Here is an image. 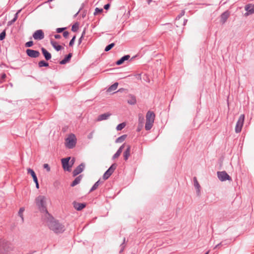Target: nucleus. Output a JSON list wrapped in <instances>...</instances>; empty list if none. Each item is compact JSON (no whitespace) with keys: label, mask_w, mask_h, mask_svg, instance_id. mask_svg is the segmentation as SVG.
Masks as SVG:
<instances>
[{"label":"nucleus","mask_w":254,"mask_h":254,"mask_svg":"<svg viewBox=\"0 0 254 254\" xmlns=\"http://www.w3.org/2000/svg\"><path fill=\"white\" fill-rule=\"evenodd\" d=\"M38 66L39 67H42L43 66L46 67V66H49V64H48V63L45 62V61L42 60V61L39 62Z\"/></svg>","instance_id":"obj_30"},{"label":"nucleus","mask_w":254,"mask_h":254,"mask_svg":"<svg viewBox=\"0 0 254 254\" xmlns=\"http://www.w3.org/2000/svg\"><path fill=\"white\" fill-rule=\"evenodd\" d=\"M85 34V31H83L82 34V36L81 37L79 38V40H78V42H79V44H80L81 42V40H82V38L83 36V35Z\"/></svg>","instance_id":"obj_48"},{"label":"nucleus","mask_w":254,"mask_h":254,"mask_svg":"<svg viewBox=\"0 0 254 254\" xmlns=\"http://www.w3.org/2000/svg\"><path fill=\"white\" fill-rule=\"evenodd\" d=\"M130 58L129 55H125L122 57L119 60L116 62L117 65H121L123 64L125 61L128 60Z\"/></svg>","instance_id":"obj_22"},{"label":"nucleus","mask_w":254,"mask_h":254,"mask_svg":"<svg viewBox=\"0 0 254 254\" xmlns=\"http://www.w3.org/2000/svg\"><path fill=\"white\" fill-rule=\"evenodd\" d=\"M24 207H21L19 209V212H18V215L21 217L22 222L24 221V218H23V212L24 211Z\"/></svg>","instance_id":"obj_32"},{"label":"nucleus","mask_w":254,"mask_h":254,"mask_svg":"<svg viewBox=\"0 0 254 254\" xmlns=\"http://www.w3.org/2000/svg\"><path fill=\"white\" fill-rule=\"evenodd\" d=\"M6 36V32L5 30H3L0 34V41L3 40Z\"/></svg>","instance_id":"obj_36"},{"label":"nucleus","mask_w":254,"mask_h":254,"mask_svg":"<svg viewBox=\"0 0 254 254\" xmlns=\"http://www.w3.org/2000/svg\"><path fill=\"white\" fill-rule=\"evenodd\" d=\"M68 35H69V33L68 31H64L63 32V36L65 38H67L68 36Z\"/></svg>","instance_id":"obj_44"},{"label":"nucleus","mask_w":254,"mask_h":254,"mask_svg":"<svg viewBox=\"0 0 254 254\" xmlns=\"http://www.w3.org/2000/svg\"><path fill=\"white\" fill-rule=\"evenodd\" d=\"M185 11L184 10H182L181 12L176 17V26L178 28V29L176 30V32L177 34L180 35L184 29V26L186 24L188 20L184 19L183 23H180L179 20L184 15Z\"/></svg>","instance_id":"obj_4"},{"label":"nucleus","mask_w":254,"mask_h":254,"mask_svg":"<svg viewBox=\"0 0 254 254\" xmlns=\"http://www.w3.org/2000/svg\"><path fill=\"white\" fill-rule=\"evenodd\" d=\"M44 33L42 30H37L33 34L32 37L36 40H41L44 38Z\"/></svg>","instance_id":"obj_10"},{"label":"nucleus","mask_w":254,"mask_h":254,"mask_svg":"<svg viewBox=\"0 0 254 254\" xmlns=\"http://www.w3.org/2000/svg\"><path fill=\"white\" fill-rule=\"evenodd\" d=\"M77 139L73 133L69 134L65 140V146L67 148L72 149L76 144Z\"/></svg>","instance_id":"obj_6"},{"label":"nucleus","mask_w":254,"mask_h":254,"mask_svg":"<svg viewBox=\"0 0 254 254\" xmlns=\"http://www.w3.org/2000/svg\"><path fill=\"white\" fill-rule=\"evenodd\" d=\"M75 39V36H74L69 42V46L72 47L73 45Z\"/></svg>","instance_id":"obj_41"},{"label":"nucleus","mask_w":254,"mask_h":254,"mask_svg":"<svg viewBox=\"0 0 254 254\" xmlns=\"http://www.w3.org/2000/svg\"><path fill=\"white\" fill-rule=\"evenodd\" d=\"M27 173H28V174H29L32 176V177L33 179L34 182H36V181H37V180H38L36 175L35 173L34 172V171H33V170H32L30 168H28L27 169Z\"/></svg>","instance_id":"obj_25"},{"label":"nucleus","mask_w":254,"mask_h":254,"mask_svg":"<svg viewBox=\"0 0 254 254\" xmlns=\"http://www.w3.org/2000/svg\"><path fill=\"white\" fill-rule=\"evenodd\" d=\"M70 159V157H67L62 159L63 167L64 170L68 171H70V168L71 167L72 165H69V161Z\"/></svg>","instance_id":"obj_12"},{"label":"nucleus","mask_w":254,"mask_h":254,"mask_svg":"<svg viewBox=\"0 0 254 254\" xmlns=\"http://www.w3.org/2000/svg\"><path fill=\"white\" fill-rule=\"evenodd\" d=\"M41 51L46 60L49 61L51 59V54L45 48L42 47Z\"/></svg>","instance_id":"obj_16"},{"label":"nucleus","mask_w":254,"mask_h":254,"mask_svg":"<svg viewBox=\"0 0 254 254\" xmlns=\"http://www.w3.org/2000/svg\"><path fill=\"white\" fill-rule=\"evenodd\" d=\"M110 6V4L109 3H107L105 4L104 6V8L106 10H108Z\"/></svg>","instance_id":"obj_46"},{"label":"nucleus","mask_w":254,"mask_h":254,"mask_svg":"<svg viewBox=\"0 0 254 254\" xmlns=\"http://www.w3.org/2000/svg\"><path fill=\"white\" fill-rule=\"evenodd\" d=\"M13 249L10 242L0 239V254H8L13 250Z\"/></svg>","instance_id":"obj_3"},{"label":"nucleus","mask_w":254,"mask_h":254,"mask_svg":"<svg viewBox=\"0 0 254 254\" xmlns=\"http://www.w3.org/2000/svg\"><path fill=\"white\" fill-rule=\"evenodd\" d=\"M47 223L50 229L55 233H62L64 231V226L55 220L50 214L47 218Z\"/></svg>","instance_id":"obj_1"},{"label":"nucleus","mask_w":254,"mask_h":254,"mask_svg":"<svg viewBox=\"0 0 254 254\" xmlns=\"http://www.w3.org/2000/svg\"><path fill=\"white\" fill-rule=\"evenodd\" d=\"M72 56V53H69L64 58L63 60L60 62V64H64L67 63L69 62L71 59Z\"/></svg>","instance_id":"obj_18"},{"label":"nucleus","mask_w":254,"mask_h":254,"mask_svg":"<svg viewBox=\"0 0 254 254\" xmlns=\"http://www.w3.org/2000/svg\"><path fill=\"white\" fill-rule=\"evenodd\" d=\"M125 146V144H123L122 146H120V147L118 149V150H117L116 153L113 155V159L117 158L120 156Z\"/></svg>","instance_id":"obj_21"},{"label":"nucleus","mask_w":254,"mask_h":254,"mask_svg":"<svg viewBox=\"0 0 254 254\" xmlns=\"http://www.w3.org/2000/svg\"><path fill=\"white\" fill-rule=\"evenodd\" d=\"M193 181H194V187L198 189V191H199V188L200 187L198 181H197L196 178L194 177L193 178Z\"/></svg>","instance_id":"obj_33"},{"label":"nucleus","mask_w":254,"mask_h":254,"mask_svg":"<svg viewBox=\"0 0 254 254\" xmlns=\"http://www.w3.org/2000/svg\"><path fill=\"white\" fill-rule=\"evenodd\" d=\"M66 29L65 27H64V28H58L57 29H56V31L57 33H61L63 31H64V30Z\"/></svg>","instance_id":"obj_42"},{"label":"nucleus","mask_w":254,"mask_h":254,"mask_svg":"<svg viewBox=\"0 0 254 254\" xmlns=\"http://www.w3.org/2000/svg\"><path fill=\"white\" fill-rule=\"evenodd\" d=\"M155 115L152 111H148L146 115V123L145 128L146 130H150L153 125L155 120Z\"/></svg>","instance_id":"obj_5"},{"label":"nucleus","mask_w":254,"mask_h":254,"mask_svg":"<svg viewBox=\"0 0 254 254\" xmlns=\"http://www.w3.org/2000/svg\"><path fill=\"white\" fill-rule=\"evenodd\" d=\"M230 12L228 10H226L223 12L220 15V22L222 24H224L230 16Z\"/></svg>","instance_id":"obj_15"},{"label":"nucleus","mask_w":254,"mask_h":254,"mask_svg":"<svg viewBox=\"0 0 254 254\" xmlns=\"http://www.w3.org/2000/svg\"><path fill=\"white\" fill-rule=\"evenodd\" d=\"M208 253H209V251L206 252L204 254H208Z\"/></svg>","instance_id":"obj_52"},{"label":"nucleus","mask_w":254,"mask_h":254,"mask_svg":"<svg viewBox=\"0 0 254 254\" xmlns=\"http://www.w3.org/2000/svg\"><path fill=\"white\" fill-rule=\"evenodd\" d=\"M6 77V74L5 73H3L1 75V78L4 79Z\"/></svg>","instance_id":"obj_50"},{"label":"nucleus","mask_w":254,"mask_h":254,"mask_svg":"<svg viewBox=\"0 0 254 254\" xmlns=\"http://www.w3.org/2000/svg\"><path fill=\"white\" fill-rule=\"evenodd\" d=\"M111 115V114L109 113H106L101 114L98 117L97 121H101L103 120H107Z\"/></svg>","instance_id":"obj_20"},{"label":"nucleus","mask_w":254,"mask_h":254,"mask_svg":"<svg viewBox=\"0 0 254 254\" xmlns=\"http://www.w3.org/2000/svg\"><path fill=\"white\" fill-rule=\"evenodd\" d=\"M26 53L28 56L32 58H36L39 57L40 53L38 51L28 49L26 50Z\"/></svg>","instance_id":"obj_11"},{"label":"nucleus","mask_w":254,"mask_h":254,"mask_svg":"<svg viewBox=\"0 0 254 254\" xmlns=\"http://www.w3.org/2000/svg\"><path fill=\"white\" fill-rule=\"evenodd\" d=\"M152 1V0H147L148 4H150V2Z\"/></svg>","instance_id":"obj_51"},{"label":"nucleus","mask_w":254,"mask_h":254,"mask_svg":"<svg viewBox=\"0 0 254 254\" xmlns=\"http://www.w3.org/2000/svg\"><path fill=\"white\" fill-rule=\"evenodd\" d=\"M245 9L247 11L245 15H249L254 13V4L249 3L245 5Z\"/></svg>","instance_id":"obj_14"},{"label":"nucleus","mask_w":254,"mask_h":254,"mask_svg":"<svg viewBox=\"0 0 254 254\" xmlns=\"http://www.w3.org/2000/svg\"><path fill=\"white\" fill-rule=\"evenodd\" d=\"M51 44L55 48V49L57 51H60L62 48V47L61 45H58L57 42L54 41L53 40H51Z\"/></svg>","instance_id":"obj_23"},{"label":"nucleus","mask_w":254,"mask_h":254,"mask_svg":"<svg viewBox=\"0 0 254 254\" xmlns=\"http://www.w3.org/2000/svg\"><path fill=\"white\" fill-rule=\"evenodd\" d=\"M136 102V100L135 96L130 95L129 96V99L127 100V103L130 105H134Z\"/></svg>","instance_id":"obj_26"},{"label":"nucleus","mask_w":254,"mask_h":254,"mask_svg":"<svg viewBox=\"0 0 254 254\" xmlns=\"http://www.w3.org/2000/svg\"><path fill=\"white\" fill-rule=\"evenodd\" d=\"M78 29V25L77 23L73 24L72 26L71 30L73 32H76Z\"/></svg>","instance_id":"obj_37"},{"label":"nucleus","mask_w":254,"mask_h":254,"mask_svg":"<svg viewBox=\"0 0 254 254\" xmlns=\"http://www.w3.org/2000/svg\"><path fill=\"white\" fill-rule=\"evenodd\" d=\"M127 137V135H126V134L122 135V136L119 137L118 138H117L116 139V143L122 142L126 139Z\"/></svg>","instance_id":"obj_28"},{"label":"nucleus","mask_w":254,"mask_h":254,"mask_svg":"<svg viewBox=\"0 0 254 254\" xmlns=\"http://www.w3.org/2000/svg\"><path fill=\"white\" fill-rule=\"evenodd\" d=\"M34 182L36 184V188L37 189H39V183H38V180H37V181Z\"/></svg>","instance_id":"obj_49"},{"label":"nucleus","mask_w":254,"mask_h":254,"mask_svg":"<svg viewBox=\"0 0 254 254\" xmlns=\"http://www.w3.org/2000/svg\"><path fill=\"white\" fill-rule=\"evenodd\" d=\"M217 177L221 181H225L226 180L231 181V177L225 172H217Z\"/></svg>","instance_id":"obj_8"},{"label":"nucleus","mask_w":254,"mask_h":254,"mask_svg":"<svg viewBox=\"0 0 254 254\" xmlns=\"http://www.w3.org/2000/svg\"><path fill=\"white\" fill-rule=\"evenodd\" d=\"M118 86V83L115 82V83H114L113 85H112L111 86H110L109 87V88L107 90V91L108 92H112V91H115V90H116L117 89Z\"/></svg>","instance_id":"obj_27"},{"label":"nucleus","mask_w":254,"mask_h":254,"mask_svg":"<svg viewBox=\"0 0 254 254\" xmlns=\"http://www.w3.org/2000/svg\"><path fill=\"white\" fill-rule=\"evenodd\" d=\"M125 241H126V238H124V242L121 245V249L120 250V253H122V252L124 251V249H125Z\"/></svg>","instance_id":"obj_40"},{"label":"nucleus","mask_w":254,"mask_h":254,"mask_svg":"<svg viewBox=\"0 0 254 254\" xmlns=\"http://www.w3.org/2000/svg\"><path fill=\"white\" fill-rule=\"evenodd\" d=\"M245 120V115L242 114L240 116L237 122L235 128V131L236 133H240L242 129V127H243L244 123Z\"/></svg>","instance_id":"obj_7"},{"label":"nucleus","mask_w":254,"mask_h":254,"mask_svg":"<svg viewBox=\"0 0 254 254\" xmlns=\"http://www.w3.org/2000/svg\"><path fill=\"white\" fill-rule=\"evenodd\" d=\"M101 184V182L100 181V180L97 181L91 188L90 191H93L96 190Z\"/></svg>","instance_id":"obj_29"},{"label":"nucleus","mask_w":254,"mask_h":254,"mask_svg":"<svg viewBox=\"0 0 254 254\" xmlns=\"http://www.w3.org/2000/svg\"><path fill=\"white\" fill-rule=\"evenodd\" d=\"M223 246V244H222V243L221 242L220 243H219L218 244L216 245L215 247H214V249H219L221 246Z\"/></svg>","instance_id":"obj_45"},{"label":"nucleus","mask_w":254,"mask_h":254,"mask_svg":"<svg viewBox=\"0 0 254 254\" xmlns=\"http://www.w3.org/2000/svg\"><path fill=\"white\" fill-rule=\"evenodd\" d=\"M117 165L116 164H112L111 167L105 172L103 175V179L104 180L108 179L113 174L115 170L116 169Z\"/></svg>","instance_id":"obj_9"},{"label":"nucleus","mask_w":254,"mask_h":254,"mask_svg":"<svg viewBox=\"0 0 254 254\" xmlns=\"http://www.w3.org/2000/svg\"><path fill=\"white\" fill-rule=\"evenodd\" d=\"M82 175H79L78 177H77L74 179V180L72 182V183L71 184L70 186L71 187H74L76 185H77V184H78L80 182V181H81V180L82 179Z\"/></svg>","instance_id":"obj_24"},{"label":"nucleus","mask_w":254,"mask_h":254,"mask_svg":"<svg viewBox=\"0 0 254 254\" xmlns=\"http://www.w3.org/2000/svg\"><path fill=\"white\" fill-rule=\"evenodd\" d=\"M35 202L38 209L41 212H45L48 216H50V214L46 207V197L44 195H39L35 199Z\"/></svg>","instance_id":"obj_2"},{"label":"nucleus","mask_w":254,"mask_h":254,"mask_svg":"<svg viewBox=\"0 0 254 254\" xmlns=\"http://www.w3.org/2000/svg\"><path fill=\"white\" fill-rule=\"evenodd\" d=\"M85 165L83 163H81L73 171V176L75 177L81 173L83 171Z\"/></svg>","instance_id":"obj_13"},{"label":"nucleus","mask_w":254,"mask_h":254,"mask_svg":"<svg viewBox=\"0 0 254 254\" xmlns=\"http://www.w3.org/2000/svg\"><path fill=\"white\" fill-rule=\"evenodd\" d=\"M19 12V11L18 12H17V13H16L14 15V18L8 22V25H11L12 24H13L14 22H15L16 21V20L18 18V14Z\"/></svg>","instance_id":"obj_31"},{"label":"nucleus","mask_w":254,"mask_h":254,"mask_svg":"<svg viewBox=\"0 0 254 254\" xmlns=\"http://www.w3.org/2000/svg\"><path fill=\"white\" fill-rule=\"evenodd\" d=\"M125 126H126V124L125 123H121L117 126L116 129L118 131L121 130L122 129H123L125 127Z\"/></svg>","instance_id":"obj_34"},{"label":"nucleus","mask_w":254,"mask_h":254,"mask_svg":"<svg viewBox=\"0 0 254 254\" xmlns=\"http://www.w3.org/2000/svg\"><path fill=\"white\" fill-rule=\"evenodd\" d=\"M103 11V9L96 7L94 12V15H96L98 13H101Z\"/></svg>","instance_id":"obj_38"},{"label":"nucleus","mask_w":254,"mask_h":254,"mask_svg":"<svg viewBox=\"0 0 254 254\" xmlns=\"http://www.w3.org/2000/svg\"><path fill=\"white\" fill-rule=\"evenodd\" d=\"M33 45V42L32 41L26 42L25 44L26 47H31Z\"/></svg>","instance_id":"obj_39"},{"label":"nucleus","mask_w":254,"mask_h":254,"mask_svg":"<svg viewBox=\"0 0 254 254\" xmlns=\"http://www.w3.org/2000/svg\"><path fill=\"white\" fill-rule=\"evenodd\" d=\"M73 206L77 210H81L86 206V204L83 203L74 202Z\"/></svg>","instance_id":"obj_17"},{"label":"nucleus","mask_w":254,"mask_h":254,"mask_svg":"<svg viewBox=\"0 0 254 254\" xmlns=\"http://www.w3.org/2000/svg\"><path fill=\"white\" fill-rule=\"evenodd\" d=\"M54 37L56 39H60L61 38V36L59 34H56L54 35Z\"/></svg>","instance_id":"obj_47"},{"label":"nucleus","mask_w":254,"mask_h":254,"mask_svg":"<svg viewBox=\"0 0 254 254\" xmlns=\"http://www.w3.org/2000/svg\"><path fill=\"white\" fill-rule=\"evenodd\" d=\"M130 145H127V149H126L125 151L123 153L124 159L125 161H127L128 159V158L130 156Z\"/></svg>","instance_id":"obj_19"},{"label":"nucleus","mask_w":254,"mask_h":254,"mask_svg":"<svg viewBox=\"0 0 254 254\" xmlns=\"http://www.w3.org/2000/svg\"><path fill=\"white\" fill-rule=\"evenodd\" d=\"M43 167L45 169L47 170L48 172H49L50 171V167L48 164H44Z\"/></svg>","instance_id":"obj_43"},{"label":"nucleus","mask_w":254,"mask_h":254,"mask_svg":"<svg viewBox=\"0 0 254 254\" xmlns=\"http://www.w3.org/2000/svg\"><path fill=\"white\" fill-rule=\"evenodd\" d=\"M115 46V44L114 43H111L108 46H107L105 49V51L108 52L110 51L112 48H113Z\"/></svg>","instance_id":"obj_35"}]
</instances>
